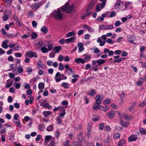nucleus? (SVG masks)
Returning <instances> with one entry per match:
<instances>
[{"label":"nucleus","mask_w":146,"mask_h":146,"mask_svg":"<svg viewBox=\"0 0 146 146\" xmlns=\"http://www.w3.org/2000/svg\"><path fill=\"white\" fill-rule=\"evenodd\" d=\"M62 85L64 88L68 89L69 87V86L66 82H63L62 83Z\"/></svg>","instance_id":"nucleus-36"},{"label":"nucleus","mask_w":146,"mask_h":146,"mask_svg":"<svg viewBox=\"0 0 146 146\" xmlns=\"http://www.w3.org/2000/svg\"><path fill=\"white\" fill-rule=\"evenodd\" d=\"M110 102V100L109 99H107L105 100H104L103 101V103L105 105L106 104H109Z\"/></svg>","instance_id":"nucleus-38"},{"label":"nucleus","mask_w":146,"mask_h":146,"mask_svg":"<svg viewBox=\"0 0 146 146\" xmlns=\"http://www.w3.org/2000/svg\"><path fill=\"white\" fill-rule=\"evenodd\" d=\"M41 5L42 3L41 2H38L37 3H35L32 5L31 8L33 10H36Z\"/></svg>","instance_id":"nucleus-6"},{"label":"nucleus","mask_w":146,"mask_h":146,"mask_svg":"<svg viewBox=\"0 0 146 146\" xmlns=\"http://www.w3.org/2000/svg\"><path fill=\"white\" fill-rule=\"evenodd\" d=\"M55 53L54 52H51L49 54V57L50 58H53L54 57L55 55Z\"/></svg>","instance_id":"nucleus-53"},{"label":"nucleus","mask_w":146,"mask_h":146,"mask_svg":"<svg viewBox=\"0 0 146 146\" xmlns=\"http://www.w3.org/2000/svg\"><path fill=\"white\" fill-rule=\"evenodd\" d=\"M113 28V26L112 25H105V30H108L109 29H111Z\"/></svg>","instance_id":"nucleus-30"},{"label":"nucleus","mask_w":146,"mask_h":146,"mask_svg":"<svg viewBox=\"0 0 146 146\" xmlns=\"http://www.w3.org/2000/svg\"><path fill=\"white\" fill-rule=\"evenodd\" d=\"M124 58H121L115 60H114L113 62H117V63H120L121 62L122 60L124 59Z\"/></svg>","instance_id":"nucleus-39"},{"label":"nucleus","mask_w":146,"mask_h":146,"mask_svg":"<svg viewBox=\"0 0 146 146\" xmlns=\"http://www.w3.org/2000/svg\"><path fill=\"white\" fill-rule=\"evenodd\" d=\"M60 133V131L58 130H57L56 131L55 135L57 139L59 138Z\"/></svg>","instance_id":"nucleus-45"},{"label":"nucleus","mask_w":146,"mask_h":146,"mask_svg":"<svg viewBox=\"0 0 146 146\" xmlns=\"http://www.w3.org/2000/svg\"><path fill=\"white\" fill-rule=\"evenodd\" d=\"M122 51L120 50H116L114 52L115 55L120 54L122 53Z\"/></svg>","instance_id":"nucleus-49"},{"label":"nucleus","mask_w":146,"mask_h":146,"mask_svg":"<svg viewBox=\"0 0 146 146\" xmlns=\"http://www.w3.org/2000/svg\"><path fill=\"white\" fill-rule=\"evenodd\" d=\"M52 136L51 135H46L45 136L44 139V143H47L52 139Z\"/></svg>","instance_id":"nucleus-17"},{"label":"nucleus","mask_w":146,"mask_h":146,"mask_svg":"<svg viewBox=\"0 0 146 146\" xmlns=\"http://www.w3.org/2000/svg\"><path fill=\"white\" fill-rule=\"evenodd\" d=\"M64 68L66 69L65 70V73L66 72L68 75H70L74 73L72 70L68 65H65L64 66Z\"/></svg>","instance_id":"nucleus-4"},{"label":"nucleus","mask_w":146,"mask_h":146,"mask_svg":"<svg viewBox=\"0 0 146 146\" xmlns=\"http://www.w3.org/2000/svg\"><path fill=\"white\" fill-rule=\"evenodd\" d=\"M62 104L64 105H67L68 104V103L67 100H64L62 102Z\"/></svg>","instance_id":"nucleus-63"},{"label":"nucleus","mask_w":146,"mask_h":146,"mask_svg":"<svg viewBox=\"0 0 146 146\" xmlns=\"http://www.w3.org/2000/svg\"><path fill=\"white\" fill-rule=\"evenodd\" d=\"M104 123H101L99 125V129L100 130H102L104 129Z\"/></svg>","instance_id":"nucleus-42"},{"label":"nucleus","mask_w":146,"mask_h":146,"mask_svg":"<svg viewBox=\"0 0 146 146\" xmlns=\"http://www.w3.org/2000/svg\"><path fill=\"white\" fill-rule=\"evenodd\" d=\"M131 3L129 2H127L125 3L124 4L126 8H127V7H129L130 6H131Z\"/></svg>","instance_id":"nucleus-47"},{"label":"nucleus","mask_w":146,"mask_h":146,"mask_svg":"<svg viewBox=\"0 0 146 146\" xmlns=\"http://www.w3.org/2000/svg\"><path fill=\"white\" fill-rule=\"evenodd\" d=\"M59 70H63L64 69V66L61 63L59 64V66L58 68Z\"/></svg>","instance_id":"nucleus-40"},{"label":"nucleus","mask_w":146,"mask_h":146,"mask_svg":"<svg viewBox=\"0 0 146 146\" xmlns=\"http://www.w3.org/2000/svg\"><path fill=\"white\" fill-rule=\"evenodd\" d=\"M105 62V60L102 59H99L97 60H93L92 61L93 65H94L96 63L98 64V65L100 66L102 64H104Z\"/></svg>","instance_id":"nucleus-3"},{"label":"nucleus","mask_w":146,"mask_h":146,"mask_svg":"<svg viewBox=\"0 0 146 146\" xmlns=\"http://www.w3.org/2000/svg\"><path fill=\"white\" fill-rule=\"evenodd\" d=\"M13 98L11 96H9L7 99V101L9 103H11L12 102Z\"/></svg>","instance_id":"nucleus-56"},{"label":"nucleus","mask_w":146,"mask_h":146,"mask_svg":"<svg viewBox=\"0 0 146 146\" xmlns=\"http://www.w3.org/2000/svg\"><path fill=\"white\" fill-rule=\"evenodd\" d=\"M121 22L119 21H116L115 23V25L116 27H118L121 25Z\"/></svg>","instance_id":"nucleus-46"},{"label":"nucleus","mask_w":146,"mask_h":146,"mask_svg":"<svg viewBox=\"0 0 146 146\" xmlns=\"http://www.w3.org/2000/svg\"><path fill=\"white\" fill-rule=\"evenodd\" d=\"M94 5V2L90 3L86 9V11H88L91 9L93 7Z\"/></svg>","instance_id":"nucleus-20"},{"label":"nucleus","mask_w":146,"mask_h":146,"mask_svg":"<svg viewBox=\"0 0 146 146\" xmlns=\"http://www.w3.org/2000/svg\"><path fill=\"white\" fill-rule=\"evenodd\" d=\"M41 31L44 33H46L48 31V30L45 26L42 27L41 29Z\"/></svg>","instance_id":"nucleus-29"},{"label":"nucleus","mask_w":146,"mask_h":146,"mask_svg":"<svg viewBox=\"0 0 146 146\" xmlns=\"http://www.w3.org/2000/svg\"><path fill=\"white\" fill-rule=\"evenodd\" d=\"M128 40L130 43H133L135 39V37L133 35L129 36H128Z\"/></svg>","instance_id":"nucleus-13"},{"label":"nucleus","mask_w":146,"mask_h":146,"mask_svg":"<svg viewBox=\"0 0 146 146\" xmlns=\"http://www.w3.org/2000/svg\"><path fill=\"white\" fill-rule=\"evenodd\" d=\"M73 144L75 146H82L81 143L77 142H74Z\"/></svg>","instance_id":"nucleus-43"},{"label":"nucleus","mask_w":146,"mask_h":146,"mask_svg":"<svg viewBox=\"0 0 146 146\" xmlns=\"http://www.w3.org/2000/svg\"><path fill=\"white\" fill-rule=\"evenodd\" d=\"M116 14L114 11L111 12L110 14V17H113L115 16Z\"/></svg>","instance_id":"nucleus-50"},{"label":"nucleus","mask_w":146,"mask_h":146,"mask_svg":"<svg viewBox=\"0 0 146 146\" xmlns=\"http://www.w3.org/2000/svg\"><path fill=\"white\" fill-rule=\"evenodd\" d=\"M62 49L61 46H55L54 50H55L56 53H59L60 50Z\"/></svg>","instance_id":"nucleus-21"},{"label":"nucleus","mask_w":146,"mask_h":146,"mask_svg":"<svg viewBox=\"0 0 146 146\" xmlns=\"http://www.w3.org/2000/svg\"><path fill=\"white\" fill-rule=\"evenodd\" d=\"M37 44H39L41 47V50L42 52L43 53H46L48 52V50L47 48H46V46L47 45H45L43 46L41 45V42H38L37 43Z\"/></svg>","instance_id":"nucleus-5"},{"label":"nucleus","mask_w":146,"mask_h":146,"mask_svg":"<svg viewBox=\"0 0 146 146\" xmlns=\"http://www.w3.org/2000/svg\"><path fill=\"white\" fill-rule=\"evenodd\" d=\"M139 131L141 134H146V130L142 128H139Z\"/></svg>","instance_id":"nucleus-37"},{"label":"nucleus","mask_w":146,"mask_h":146,"mask_svg":"<svg viewBox=\"0 0 146 146\" xmlns=\"http://www.w3.org/2000/svg\"><path fill=\"white\" fill-rule=\"evenodd\" d=\"M9 42L8 40H6L4 41L1 45L2 47L6 49L8 48V45L7 43Z\"/></svg>","instance_id":"nucleus-16"},{"label":"nucleus","mask_w":146,"mask_h":146,"mask_svg":"<svg viewBox=\"0 0 146 146\" xmlns=\"http://www.w3.org/2000/svg\"><path fill=\"white\" fill-rule=\"evenodd\" d=\"M19 115L18 114L15 113L13 116V122L17 126L21 128L22 127V125L21 123L20 119H18Z\"/></svg>","instance_id":"nucleus-2"},{"label":"nucleus","mask_w":146,"mask_h":146,"mask_svg":"<svg viewBox=\"0 0 146 146\" xmlns=\"http://www.w3.org/2000/svg\"><path fill=\"white\" fill-rule=\"evenodd\" d=\"M115 114V112L112 110L108 112L107 113V115L108 117L112 119L114 115Z\"/></svg>","instance_id":"nucleus-11"},{"label":"nucleus","mask_w":146,"mask_h":146,"mask_svg":"<svg viewBox=\"0 0 146 146\" xmlns=\"http://www.w3.org/2000/svg\"><path fill=\"white\" fill-rule=\"evenodd\" d=\"M26 70L28 72H31L33 71V69L32 68L29 67L27 68Z\"/></svg>","instance_id":"nucleus-62"},{"label":"nucleus","mask_w":146,"mask_h":146,"mask_svg":"<svg viewBox=\"0 0 146 146\" xmlns=\"http://www.w3.org/2000/svg\"><path fill=\"white\" fill-rule=\"evenodd\" d=\"M104 97L102 95L101 96L98 95L96 96V100H99L102 101V100L104 99Z\"/></svg>","instance_id":"nucleus-25"},{"label":"nucleus","mask_w":146,"mask_h":146,"mask_svg":"<svg viewBox=\"0 0 146 146\" xmlns=\"http://www.w3.org/2000/svg\"><path fill=\"white\" fill-rule=\"evenodd\" d=\"M106 41L108 43L110 44H112L113 43V41L110 38H108Z\"/></svg>","instance_id":"nucleus-64"},{"label":"nucleus","mask_w":146,"mask_h":146,"mask_svg":"<svg viewBox=\"0 0 146 146\" xmlns=\"http://www.w3.org/2000/svg\"><path fill=\"white\" fill-rule=\"evenodd\" d=\"M78 46L79 47L78 50L80 52H82L84 50V48L83 47V45L82 43L81 42H79L78 44Z\"/></svg>","instance_id":"nucleus-19"},{"label":"nucleus","mask_w":146,"mask_h":146,"mask_svg":"<svg viewBox=\"0 0 146 146\" xmlns=\"http://www.w3.org/2000/svg\"><path fill=\"white\" fill-rule=\"evenodd\" d=\"M76 37L73 36L69 38L66 39L65 41V42L67 44H68L70 43L71 42H74V40L76 39Z\"/></svg>","instance_id":"nucleus-12"},{"label":"nucleus","mask_w":146,"mask_h":146,"mask_svg":"<svg viewBox=\"0 0 146 146\" xmlns=\"http://www.w3.org/2000/svg\"><path fill=\"white\" fill-rule=\"evenodd\" d=\"M44 64L41 61H38L37 63V67L38 68H42L44 67Z\"/></svg>","instance_id":"nucleus-23"},{"label":"nucleus","mask_w":146,"mask_h":146,"mask_svg":"<svg viewBox=\"0 0 146 146\" xmlns=\"http://www.w3.org/2000/svg\"><path fill=\"white\" fill-rule=\"evenodd\" d=\"M91 56L90 55H89L87 56H86L84 58L85 60L88 61L90 60V58H91Z\"/></svg>","instance_id":"nucleus-61"},{"label":"nucleus","mask_w":146,"mask_h":146,"mask_svg":"<svg viewBox=\"0 0 146 146\" xmlns=\"http://www.w3.org/2000/svg\"><path fill=\"white\" fill-rule=\"evenodd\" d=\"M75 34V33L73 31L69 32L66 35V36L67 37H69L72 36H74Z\"/></svg>","instance_id":"nucleus-26"},{"label":"nucleus","mask_w":146,"mask_h":146,"mask_svg":"<svg viewBox=\"0 0 146 146\" xmlns=\"http://www.w3.org/2000/svg\"><path fill=\"white\" fill-rule=\"evenodd\" d=\"M137 139V136L136 135H132L128 138V140L129 142L135 141Z\"/></svg>","instance_id":"nucleus-9"},{"label":"nucleus","mask_w":146,"mask_h":146,"mask_svg":"<svg viewBox=\"0 0 146 146\" xmlns=\"http://www.w3.org/2000/svg\"><path fill=\"white\" fill-rule=\"evenodd\" d=\"M120 124L121 125L124 127H126L128 126L129 124V123L127 122H124L123 121H122L120 122Z\"/></svg>","instance_id":"nucleus-28"},{"label":"nucleus","mask_w":146,"mask_h":146,"mask_svg":"<svg viewBox=\"0 0 146 146\" xmlns=\"http://www.w3.org/2000/svg\"><path fill=\"white\" fill-rule=\"evenodd\" d=\"M122 4V2L120 1H117L115 3L114 7V8L115 9H119L120 6Z\"/></svg>","instance_id":"nucleus-14"},{"label":"nucleus","mask_w":146,"mask_h":146,"mask_svg":"<svg viewBox=\"0 0 146 146\" xmlns=\"http://www.w3.org/2000/svg\"><path fill=\"white\" fill-rule=\"evenodd\" d=\"M54 127L52 125H49L46 128V130L48 131H51L53 130Z\"/></svg>","instance_id":"nucleus-31"},{"label":"nucleus","mask_w":146,"mask_h":146,"mask_svg":"<svg viewBox=\"0 0 146 146\" xmlns=\"http://www.w3.org/2000/svg\"><path fill=\"white\" fill-rule=\"evenodd\" d=\"M64 58V56L62 55H60L59 56L58 60L59 61H62L63 60Z\"/></svg>","instance_id":"nucleus-57"},{"label":"nucleus","mask_w":146,"mask_h":146,"mask_svg":"<svg viewBox=\"0 0 146 146\" xmlns=\"http://www.w3.org/2000/svg\"><path fill=\"white\" fill-rule=\"evenodd\" d=\"M38 88L40 90V92H42V90L44 87V84L43 82H40L38 84Z\"/></svg>","instance_id":"nucleus-18"},{"label":"nucleus","mask_w":146,"mask_h":146,"mask_svg":"<svg viewBox=\"0 0 146 146\" xmlns=\"http://www.w3.org/2000/svg\"><path fill=\"white\" fill-rule=\"evenodd\" d=\"M64 59L65 61L68 62L70 61V58L69 56H67L64 58Z\"/></svg>","instance_id":"nucleus-60"},{"label":"nucleus","mask_w":146,"mask_h":146,"mask_svg":"<svg viewBox=\"0 0 146 146\" xmlns=\"http://www.w3.org/2000/svg\"><path fill=\"white\" fill-rule=\"evenodd\" d=\"M74 8V5L69 6V3L67 2L61 7L60 9L58 8L57 11H53L52 13V16L55 20H61L63 18V15L60 11L64 13H68L72 11Z\"/></svg>","instance_id":"nucleus-1"},{"label":"nucleus","mask_w":146,"mask_h":146,"mask_svg":"<svg viewBox=\"0 0 146 146\" xmlns=\"http://www.w3.org/2000/svg\"><path fill=\"white\" fill-rule=\"evenodd\" d=\"M41 135H37V137L35 138V141H38L41 138Z\"/></svg>","instance_id":"nucleus-55"},{"label":"nucleus","mask_w":146,"mask_h":146,"mask_svg":"<svg viewBox=\"0 0 146 146\" xmlns=\"http://www.w3.org/2000/svg\"><path fill=\"white\" fill-rule=\"evenodd\" d=\"M65 114V111L64 110V111H63L62 112L60 113L59 115V116L60 117H62L64 116Z\"/></svg>","instance_id":"nucleus-59"},{"label":"nucleus","mask_w":146,"mask_h":146,"mask_svg":"<svg viewBox=\"0 0 146 146\" xmlns=\"http://www.w3.org/2000/svg\"><path fill=\"white\" fill-rule=\"evenodd\" d=\"M120 136V134L119 133H115L113 135V137L115 139H118Z\"/></svg>","instance_id":"nucleus-34"},{"label":"nucleus","mask_w":146,"mask_h":146,"mask_svg":"<svg viewBox=\"0 0 146 146\" xmlns=\"http://www.w3.org/2000/svg\"><path fill=\"white\" fill-rule=\"evenodd\" d=\"M82 133L80 132L79 134L77 135V138L80 141H82L83 140V137L82 134Z\"/></svg>","instance_id":"nucleus-24"},{"label":"nucleus","mask_w":146,"mask_h":146,"mask_svg":"<svg viewBox=\"0 0 146 146\" xmlns=\"http://www.w3.org/2000/svg\"><path fill=\"white\" fill-rule=\"evenodd\" d=\"M45 100L42 102L40 103V105L44 108H47L48 109H51L52 107L48 103H45Z\"/></svg>","instance_id":"nucleus-8"},{"label":"nucleus","mask_w":146,"mask_h":146,"mask_svg":"<svg viewBox=\"0 0 146 146\" xmlns=\"http://www.w3.org/2000/svg\"><path fill=\"white\" fill-rule=\"evenodd\" d=\"M38 36V34L35 32H33L31 34V37L32 38H35Z\"/></svg>","instance_id":"nucleus-41"},{"label":"nucleus","mask_w":146,"mask_h":146,"mask_svg":"<svg viewBox=\"0 0 146 146\" xmlns=\"http://www.w3.org/2000/svg\"><path fill=\"white\" fill-rule=\"evenodd\" d=\"M10 11H11L10 10L7 9L4 12V15L3 17V21H6L8 19V18L7 13H9Z\"/></svg>","instance_id":"nucleus-10"},{"label":"nucleus","mask_w":146,"mask_h":146,"mask_svg":"<svg viewBox=\"0 0 146 146\" xmlns=\"http://www.w3.org/2000/svg\"><path fill=\"white\" fill-rule=\"evenodd\" d=\"M45 125H39V129L40 131H43L44 129Z\"/></svg>","instance_id":"nucleus-51"},{"label":"nucleus","mask_w":146,"mask_h":146,"mask_svg":"<svg viewBox=\"0 0 146 146\" xmlns=\"http://www.w3.org/2000/svg\"><path fill=\"white\" fill-rule=\"evenodd\" d=\"M96 94L95 91L93 90H92L90 92L88 93V94L89 95H90L92 96H94Z\"/></svg>","instance_id":"nucleus-33"},{"label":"nucleus","mask_w":146,"mask_h":146,"mask_svg":"<svg viewBox=\"0 0 146 146\" xmlns=\"http://www.w3.org/2000/svg\"><path fill=\"white\" fill-rule=\"evenodd\" d=\"M50 113L51 112L49 111H44L42 113L43 114L45 117H46L49 115Z\"/></svg>","instance_id":"nucleus-32"},{"label":"nucleus","mask_w":146,"mask_h":146,"mask_svg":"<svg viewBox=\"0 0 146 146\" xmlns=\"http://www.w3.org/2000/svg\"><path fill=\"white\" fill-rule=\"evenodd\" d=\"M57 123L58 124H60L62 123V119L59 117V116H58L57 118Z\"/></svg>","instance_id":"nucleus-44"},{"label":"nucleus","mask_w":146,"mask_h":146,"mask_svg":"<svg viewBox=\"0 0 146 146\" xmlns=\"http://www.w3.org/2000/svg\"><path fill=\"white\" fill-rule=\"evenodd\" d=\"M60 77L61 80L66 79L67 78V77L65 76L63 74H61Z\"/></svg>","instance_id":"nucleus-54"},{"label":"nucleus","mask_w":146,"mask_h":146,"mask_svg":"<svg viewBox=\"0 0 146 146\" xmlns=\"http://www.w3.org/2000/svg\"><path fill=\"white\" fill-rule=\"evenodd\" d=\"M27 56L30 58L33 57H35L36 58L37 57V56L35 52H33L31 51H30L28 52H27Z\"/></svg>","instance_id":"nucleus-7"},{"label":"nucleus","mask_w":146,"mask_h":146,"mask_svg":"<svg viewBox=\"0 0 146 146\" xmlns=\"http://www.w3.org/2000/svg\"><path fill=\"white\" fill-rule=\"evenodd\" d=\"M125 143V140L123 139L120 140L118 143V146H123Z\"/></svg>","instance_id":"nucleus-22"},{"label":"nucleus","mask_w":146,"mask_h":146,"mask_svg":"<svg viewBox=\"0 0 146 146\" xmlns=\"http://www.w3.org/2000/svg\"><path fill=\"white\" fill-rule=\"evenodd\" d=\"M75 61L78 64H79L80 62L82 64H84L85 62V61L84 60L80 58H76Z\"/></svg>","instance_id":"nucleus-15"},{"label":"nucleus","mask_w":146,"mask_h":146,"mask_svg":"<svg viewBox=\"0 0 146 146\" xmlns=\"http://www.w3.org/2000/svg\"><path fill=\"white\" fill-rule=\"evenodd\" d=\"M48 146H56L55 143L54 141L52 140L49 143Z\"/></svg>","instance_id":"nucleus-48"},{"label":"nucleus","mask_w":146,"mask_h":146,"mask_svg":"<svg viewBox=\"0 0 146 146\" xmlns=\"http://www.w3.org/2000/svg\"><path fill=\"white\" fill-rule=\"evenodd\" d=\"M100 1H102V3L100 4L101 8L103 9L105 6L107 0H99Z\"/></svg>","instance_id":"nucleus-27"},{"label":"nucleus","mask_w":146,"mask_h":146,"mask_svg":"<svg viewBox=\"0 0 146 146\" xmlns=\"http://www.w3.org/2000/svg\"><path fill=\"white\" fill-rule=\"evenodd\" d=\"M100 4H98L96 5L95 11L97 12H99L101 10L100 8Z\"/></svg>","instance_id":"nucleus-35"},{"label":"nucleus","mask_w":146,"mask_h":146,"mask_svg":"<svg viewBox=\"0 0 146 146\" xmlns=\"http://www.w3.org/2000/svg\"><path fill=\"white\" fill-rule=\"evenodd\" d=\"M8 76L11 79L14 78L15 76L14 74L11 72L9 73L8 74Z\"/></svg>","instance_id":"nucleus-52"},{"label":"nucleus","mask_w":146,"mask_h":146,"mask_svg":"<svg viewBox=\"0 0 146 146\" xmlns=\"http://www.w3.org/2000/svg\"><path fill=\"white\" fill-rule=\"evenodd\" d=\"M27 14L29 17H31L33 15V12L31 11L28 12Z\"/></svg>","instance_id":"nucleus-58"}]
</instances>
